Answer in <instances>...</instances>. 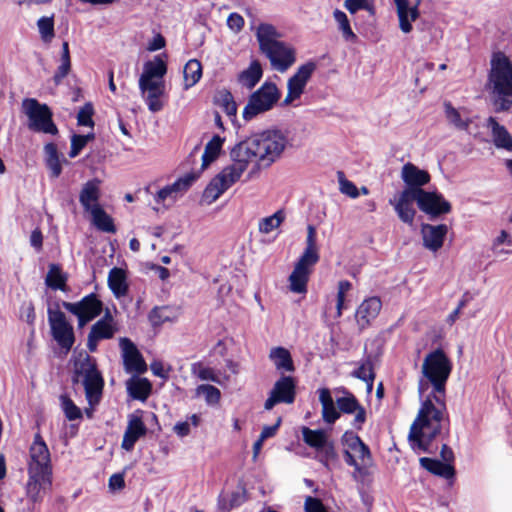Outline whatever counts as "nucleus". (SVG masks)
Here are the masks:
<instances>
[{
    "instance_id": "nucleus-1",
    "label": "nucleus",
    "mask_w": 512,
    "mask_h": 512,
    "mask_svg": "<svg viewBox=\"0 0 512 512\" xmlns=\"http://www.w3.org/2000/svg\"><path fill=\"white\" fill-rule=\"evenodd\" d=\"M287 143V137L280 130L256 133L237 143L230 151L232 163L210 181L203 192V200L207 204L215 202L240 179L249 165L269 167L280 158Z\"/></svg>"
},
{
    "instance_id": "nucleus-2",
    "label": "nucleus",
    "mask_w": 512,
    "mask_h": 512,
    "mask_svg": "<svg viewBox=\"0 0 512 512\" xmlns=\"http://www.w3.org/2000/svg\"><path fill=\"white\" fill-rule=\"evenodd\" d=\"M27 472V497L34 503L39 502L52 485L51 454L39 433L34 435L29 448Z\"/></svg>"
},
{
    "instance_id": "nucleus-3",
    "label": "nucleus",
    "mask_w": 512,
    "mask_h": 512,
    "mask_svg": "<svg viewBox=\"0 0 512 512\" xmlns=\"http://www.w3.org/2000/svg\"><path fill=\"white\" fill-rule=\"evenodd\" d=\"M443 412L431 399H426L410 427L408 439L415 451L431 453V443L441 431Z\"/></svg>"
},
{
    "instance_id": "nucleus-4",
    "label": "nucleus",
    "mask_w": 512,
    "mask_h": 512,
    "mask_svg": "<svg viewBox=\"0 0 512 512\" xmlns=\"http://www.w3.org/2000/svg\"><path fill=\"white\" fill-rule=\"evenodd\" d=\"M281 36L272 24L261 23L256 29L260 51L269 59L274 70L283 73L295 63L296 54L293 47L279 40Z\"/></svg>"
},
{
    "instance_id": "nucleus-5",
    "label": "nucleus",
    "mask_w": 512,
    "mask_h": 512,
    "mask_svg": "<svg viewBox=\"0 0 512 512\" xmlns=\"http://www.w3.org/2000/svg\"><path fill=\"white\" fill-rule=\"evenodd\" d=\"M488 84L497 110H512V62L503 52L492 56Z\"/></svg>"
},
{
    "instance_id": "nucleus-6",
    "label": "nucleus",
    "mask_w": 512,
    "mask_h": 512,
    "mask_svg": "<svg viewBox=\"0 0 512 512\" xmlns=\"http://www.w3.org/2000/svg\"><path fill=\"white\" fill-rule=\"evenodd\" d=\"M343 396L334 401L328 388L319 389V401L322 406V418L328 424H333L340 417V413L354 414L352 425L360 430L366 421V410L356 397L343 389Z\"/></svg>"
},
{
    "instance_id": "nucleus-7",
    "label": "nucleus",
    "mask_w": 512,
    "mask_h": 512,
    "mask_svg": "<svg viewBox=\"0 0 512 512\" xmlns=\"http://www.w3.org/2000/svg\"><path fill=\"white\" fill-rule=\"evenodd\" d=\"M73 383L81 382L85 388V396L91 407L98 404L104 381L101 373L97 369L96 360L87 352H80L74 361ZM88 417L92 416V408L86 409Z\"/></svg>"
},
{
    "instance_id": "nucleus-8",
    "label": "nucleus",
    "mask_w": 512,
    "mask_h": 512,
    "mask_svg": "<svg viewBox=\"0 0 512 512\" xmlns=\"http://www.w3.org/2000/svg\"><path fill=\"white\" fill-rule=\"evenodd\" d=\"M451 371L452 363L442 349L428 353L423 360L422 374L431 383L435 392L444 393Z\"/></svg>"
},
{
    "instance_id": "nucleus-9",
    "label": "nucleus",
    "mask_w": 512,
    "mask_h": 512,
    "mask_svg": "<svg viewBox=\"0 0 512 512\" xmlns=\"http://www.w3.org/2000/svg\"><path fill=\"white\" fill-rule=\"evenodd\" d=\"M22 112L28 118L27 127L34 132L50 135L58 134L53 121V113L47 104L35 98H25L21 104Z\"/></svg>"
},
{
    "instance_id": "nucleus-10",
    "label": "nucleus",
    "mask_w": 512,
    "mask_h": 512,
    "mask_svg": "<svg viewBox=\"0 0 512 512\" xmlns=\"http://www.w3.org/2000/svg\"><path fill=\"white\" fill-rule=\"evenodd\" d=\"M280 98L277 86L271 82H265L258 90L251 94L243 110V117L251 120L258 114L269 111Z\"/></svg>"
},
{
    "instance_id": "nucleus-11",
    "label": "nucleus",
    "mask_w": 512,
    "mask_h": 512,
    "mask_svg": "<svg viewBox=\"0 0 512 512\" xmlns=\"http://www.w3.org/2000/svg\"><path fill=\"white\" fill-rule=\"evenodd\" d=\"M194 180L195 176L189 174L178 179L174 183L161 188L153 195L155 202V205L152 207L153 210L159 212L170 208L177 198L189 188Z\"/></svg>"
},
{
    "instance_id": "nucleus-12",
    "label": "nucleus",
    "mask_w": 512,
    "mask_h": 512,
    "mask_svg": "<svg viewBox=\"0 0 512 512\" xmlns=\"http://www.w3.org/2000/svg\"><path fill=\"white\" fill-rule=\"evenodd\" d=\"M48 321L55 341L66 351H69L74 342L72 325L67 321L65 314L59 309H48Z\"/></svg>"
},
{
    "instance_id": "nucleus-13",
    "label": "nucleus",
    "mask_w": 512,
    "mask_h": 512,
    "mask_svg": "<svg viewBox=\"0 0 512 512\" xmlns=\"http://www.w3.org/2000/svg\"><path fill=\"white\" fill-rule=\"evenodd\" d=\"M64 309L74 314L78 318V326L81 328L88 322L99 316L102 312V302L95 294H89L76 303H62Z\"/></svg>"
},
{
    "instance_id": "nucleus-14",
    "label": "nucleus",
    "mask_w": 512,
    "mask_h": 512,
    "mask_svg": "<svg viewBox=\"0 0 512 512\" xmlns=\"http://www.w3.org/2000/svg\"><path fill=\"white\" fill-rule=\"evenodd\" d=\"M342 443L345 447L344 456L348 465L360 470V467L370 460L371 455L368 446L353 432H345L342 436Z\"/></svg>"
},
{
    "instance_id": "nucleus-15",
    "label": "nucleus",
    "mask_w": 512,
    "mask_h": 512,
    "mask_svg": "<svg viewBox=\"0 0 512 512\" xmlns=\"http://www.w3.org/2000/svg\"><path fill=\"white\" fill-rule=\"evenodd\" d=\"M315 70L316 64L314 62H307L298 67L297 71L288 79L287 94L283 100L284 105H290L300 99Z\"/></svg>"
},
{
    "instance_id": "nucleus-16",
    "label": "nucleus",
    "mask_w": 512,
    "mask_h": 512,
    "mask_svg": "<svg viewBox=\"0 0 512 512\" xmlns=\"http://www.w3.org/2000/svg\"><path fill=\"white\" fill-rule=\"evenodd\" d=\"M296 397V382L291 376H281L273 385L264 403L266 410H271L276 404H292Z\"/></svg>"
},
{
    "instance_id": "nucleus-17",
    "label": "nucleus",
    "mask_w": 512,
    "mask_h": 512,
    "mask_svg": "<svg viewBox=\"0 0 512 512\" xmlns=\"http://www.w3.org/2000/svg\"><path fill=\"white\" fill-rule=\"evenodd\" d=\"M117 330L113 316L107 310L105 315L91 326L87 337L88 350L95 352L99 341L112 339Z\"/></svg>"
},
{
    "instance_id": "nucleus-18",
    "label": "nucleus",
    "mask_w": 512,
    "mask_h": 512,
    "mask_svg": "<svg viewBox=\"0 0 512 512\" xmlns=\"http://www.w3.org/2000/svg\"><path fill=\"white\" fill-rule=\"evenodd\" d=\"M139 89L151 112L162 110L164 105L160 98L165 94L164 79L139 78Z\"/></svg>"
},
{
    "instance_id": "nucleus-19",
    "label": "nucleus",
    "mask_w": 512,
    "mask_h": 512,
    "mask_svg": "<svg viewBox=\"0 0 512 512\" xmlns=\"http://www.w3.org/2000/svg\"><path fill=\"white\" fill-rule=\"evenodd\" d=\"M414 202L418 203V189L413 188H405L397 198L389 200L400 220L410 225L416 214Z\"/></svg>"
},
{
    "instance_id": "nucleus-20",
    "label": "nucleus",
    "mask_w": 512,
    "mask_h": 512,
    "mask_svg": "<svg viewBox=\"0 0 512 512\" xmlns=\"http://www.w3.org/2000/svg\"><path fill=\"white\" fill-rule=\"evenodd\" d=\"M316 262L299 258L288 277L289 290L297 294L307 292V284Z\"/></svg>"
},
{
    "instance_id": "nucleus-21",
    "label": "nucleus",
    "mask_w": 512,
    "mask_h": 512,
    "mask_svg": "<svg viewBox=\"0 0 512 512\" xmlns=\"http://www.w3.org/2000/svg\"><path fill=\"white\" fill-rule=\"evenodd\" d=\"M418 207L431 216L446 214L451 211V205L442 195L418 189Z\"/></svg>"
},
{
    "instance_id": "nucleus-22",
    "label": "nucleus",
    "mask_w": 512,
    "mask_h": 512,
    "mask_svg": "<svg viewBox=\"0 0 512 512\" xmlns=\"http://www.w3.org/2000/svg\"><path fill=\"white\" fill-rule=\"evenodd\" d=\"M119 345L125 370L127 372L144 373L147 366L135 344L128 338H120Z\"/></svg>"
},
{
    "instance_id": "nucleus-23",
    "label": "nucleus",
    "mask_w": 512,
    "mask_h": 512,
    "mask_svg": "<svg viewBox=\"0 0 512 512\" xmlns=\"http://www.w3.org/2000/svg\"><path fill=\"white\" fill-rule=\"evenodd\" d=\"M101 180L94 178L85 182L79 193V202L85 212H90L95 208L101 207L99 200L101 197Z\"/></svg>"
},
{
    "instance_id": "nucleus-24",
    "label": "nucleus",
    "mask_w": 512,
    "mask_h": 512,
    "mask_svg": "<svg viewBox=\"0 0 512 512\" xmlns=\"http://www.w3.org/2000/svg\"><path fill=\"white\" fill-rule=\"evenodd\" d=\"M382 308V302L380 298L374 296L365 299L356 310V322L359 328L365 329L368 327L372 320H374Z\"/></svg>"
},
{
    "instance_id": "nucleus-25",
    "label": "nucleus",
    "mask_w": 512,
    "mask_h": 512,
    "mask_svg": "<svg viewBox=\"0 0 512 512\" xmlns=\"http://www.w3.org/2000/svg\"><path fill=\"white\" fill-rule=\"evenodd\" d=\"M447 232L448 227L445 224H423L421 227V234L424 247L433 252L438 251L443 246Z\"/></svg>"
},
{
    "instance_id": "nucleus-26",
    "label": "nucleus",
    "mask_w": 512,
    "mask_h": 512,
    "mask_svg": "<svg viewBox=\"0 0 512 512\" xmlns=\"http://www.w3.org/2000/svg\"><path fill=\"white\" fill-rule=\"evenodd\" d=\"M393 2L396 6L400 30L405 34L410 33L413 29L412 22L420 16L418 3L410 6L409 0H393Z\"/></svg>"
},
{
    "instance_id": "nucleus-27",
    "label": "nucleus",
    "mask_w": 512,
    "mask_h": 512,
    "mask_svg": "<svg viewBox=\"0 0 512 512\" xmlns=\"http://www.w3.org/2000/svg\"><path fill=\"white\" fill-rule=\"evenodd\" d=\"M444 114L448 124L454 129L470 133L473 120L467 110L457 109L450 102H445Z\"/></svg>"
},
{
    "instance_id": "nucleus-28",
    "label": "nucleus",
    "mask_w": 512,
    "mask_h": 512,
    "mask_svg": "<svg viewBox=\"0 0 512 512\" xmlns=\"http://www.w3.org/2000/svg\"><path fill=\"white\" fill-rule=\"evenodd\" d=\"M401 178L407 185L406 188L422 189L430 181V175L427 171L419 169L412 163H406L402 167Z\"/></svg>"
},
{
    "instance_id": "nucleus-29",
    "label": "nucleus",
    "mask_w": 512,
    "mask_h": 512,
    "mask_svg": "<svg viewBox=\"0 0 512 512\" xmlns=\"http://www.w3.org/2000/svg\"><path fill=\"white\" fill-rule=\"evenodd\" d=\"M146 431L147 429L142 419L139 416L132 415L123 436L122 448L126 451H131L137 440L144 436Z\"/></svg>"
},
{
    "instance_id": "nucleus-30",
    "label": "nucleus",
    "mask_w": 512,
    "mask_h": 512,
    "mask_svg": "<svg viewBox=\"0 0 512 512\" xmlns=\"http://www.w3.org/2000/svg\"><path fill=\"white\" fill-rule=\"evenodd\" d=\"M269 359L275 368L281 372H293L295 370L292 356L288 349L278 346L270 349Z\"/></svg>"
},
{
    "instance_id": "nucleus-31",
    "label": "nucleus",
    "mask_w": 512,
    "mask_h": 512,
    "mask_svg": "<svg viewBox=\"0 0 512 512\" xmlns=\"http://www.w3.org/2000/svg\"><path fill=\"white\" fill-rule=\"evenodd\" d=\"M487 127L491 129L496 147L512 150V136L504 126L500 125L495 118L489 117Z\"/></svg>"
},
{
    "instance_id": "nucleus-32",
    "label": "nucleus",
    "mask_w": 512,
    "mask_h": 512,
    "mask_svg": "<svg viewBox=\"0 0 512 512\" xmlns=\"http://www.w3.org/2000/svg\"><path fill=\"white\" fill-rule=\"evenodd\" d=\"M420 464L423 468L437 476L445 479H451L454 477L455 470L451 464L427 457L421 458Z\"/></svg>"
},
{
    "instance_id": "nucleus-33",
    "label": "nucleus",
    "mask_w": 512,
    "mask_h": 512,
    "mask_svg": "<svg viewBox=\"0 0 512 512\" xmlns=\"http://www.w3.org/2000/svg\"><path fill=\"white\" fill-rule=\"evenodd\" d=\"M263 71L258 60H253L249 67L238 76V82L247 89H252L260 81Z\"/></svg>"
},
{
    "instance_id": "nucleus-34",
    "label": "nucleus",
    "mask_w": 512,
    "mask_h": 512,
    "mask_svg": "<svg viewBox=\"0 0 512 512\" xmlns=\"http://www.w3.org/2000/svg\"><path fill=\"white\" fill-rule=\"evenodd\" d=\"M108 285L117 298L125 296L128 291L126 275L121 268L114 267L108 275Z\"/></svg>"
},
{
    "instance_id": "nucleus-35",
    "label": "nucleus",
    "mask_w": 512,
    "mask_h": 512,
    "mask_svg": "<svg viewBox=\"0 0 512 512\" xmlns=\"http://www.w3.org/2000/svg\"><path fill=\"white\" fill-rule=\"evenodd\" d=\"M129 395L133 399L146 400L151 392V383L146 378L133 377L126 383Z\"/></svg>"
},
{
    "instance_id": "nucleus-36",
    "label": "nucleus",
    "mask_w": 512,
    "mask_h": 512,
    "mask_svg": "<svg viewBox=\"0 0 512 512\" xmlns=\"http://www.w3.org/2000/svg\"><path fill=\"white\" fill-rule=\"evenodd\" d=\"M92 217L93 225L100 231L107 233H115L116 227L114 225L113 219L109 216L105 210L101 207L95 208L92 211L88 212Z\"/></svg>"
},
{
    "instance_id": "nucleus-37",
    "label": "nucleus",
    "mask_w": 512,
    "mask_h": 512,
    "mask_svg": "<svg viewBox=\"0 0 512 512\" xmlns=\"http://www.w3.org/2000/svg\"><path fill=\"white\" fill-rule=\"evenodd\" d=\"M202 76V65L197 59L189 60L183 69L184 89L193 87Z\"/></svg>"
},
{
    "instance_id": "nucleus-38",
    "label": "nucleus",
    "mask_w": 512,
    "mask_h": 512,
    "mask_svg": "<svg viewBox=\"0 0 512 512\" xmlns=\"http://www.w3.org/2000/svg\"><path fill=\"white\" fill-rule=\"evenodd\" d=\"M224 138L215 135L205 146L202 155V169L207 168L220 155Z\"/></svg>"
},
{
    "instance_id": "nucleus-39",
    "label": "nucleus",
    "mask_w": 512,
    "mask_h": 512,
    "mask_svg": "<svg viewBox=\"0 0 512 512\" xmlns=\"http://www.w3.org/2000/svg\"><path fill=\"white\" fill-rule=\"evenodd\" d=\"M166 72V63L157 56L153 60L147 61L144 64L140 78L163 79Z\"/></svg>"
},
{
    "instance_id": "nucleus-40",
    "label": "nucleus",
    "mask_w": 512,
    "mask_h": 512,
    "mask_svg": "<svg viewBox=\"0 0 512 512\" xmlns=\"http://www.w3.org/2000/svg\"><path fill=\"white\" fill-rule=\"evenodd\" d=\"M303 441L317 451L330 440L324 430H312L308 427L302 428Z\"/></svg>"
},
{
    "instance_id": "nucleus-41",
    "label": "nucleus",
    "mask_w": 512,
    "mask_h": 512,
    "mask_svg": "<svg viewBox=\"0 0 512 512\" xmlns=\"http://www.w3.org/2000/svg\"><path fill=\"white\" fill-rule=\"evenodd\" d=\"M333 16H334L336 23L338 24V29L342 33L343 39L346 42L355 43L358 40V37L353 32L347 15L343 11L336 9L333 12Z\"/></svg>"
},
{
    "instance_id": "nucleus-42",
    "label": "nucleus",
    "mask_w": 512,
    "mask_h": 512,
    "mask_svg": "<svg viewBox=\"0 0 512 512\" xmlns=\"http://www.w3.org/2000/svg\"><path fill=\"white\" fill-rule=\"evenodd\" d=\"M300 258L307 259L316 263L319 261L320 257L316 245V230L312 225H309L307 228L306 247Z\"/></svg>"
},
{
    "instance_id": "nucleus-43",
    "label": "nucleus",
    "mask_w": 512,
    "mask_h": 512,
    "mask_svg": "<svg viewBox=\"0 0 512 512\" xmlns=\"http://www.w3.org/2000/svg\"><path fill=\"white\" fill-rule=\"evenodd\" d=\"M315 458L321 462L326 468L330 469L338 460V454L335 450L334 443L330 440L324 446L316 451Z\"/></svg>"
},
{
    "instance_id": "nucleus-44",
    "label": "nucleus",
    "mask_w": 512,
    "mask_h": 512,
    "mask_svg": "<svg viewBox=\"0 0 512 512\" xmlns=\"http://www.w3.org/2000/svg\"><path fill=\"white\" fill-rule=\"evenodd\" d=\"M45 283L54 290H64L66 277L62 273L60 267L56 264H50L46 275Z\"/></svg>"
},
{
    "instance_id": "nucleus-45",
    "label": "nucleus",
    "mask_w": 512,
    "mask_h": 512,
    "mask_svg": "<svg viewBox=\"0 0 512 512\" xmlns=\"http://www.w3.org/2000/svg\"><path fill=\"white\" fill-rule=\"evenodd\" d=\"M503 245L512 247V234L506 230H501L492 242L491 250L496 257H502L510 253L509 250L502 247Z\"/></svg>"
},
{
    "instance_id": "nucleus-46",
    "label": "nucleus",
    "mask_w": 512,
    "mask_h": 512,
    "mask_svg": "<svg viewBox=\"0 0 512 512\" xmlns=\"http://www.w3.org/2000/svg\"><path fill=\"white\" fill-rule=\"evenodd\" d=\"M285 219L283 210L276 211L273 215L262 218L258 223L259 232L268 234L278 228Z\"/></svg>"
},
{
    "instance_id": "nucleus-47",
    "label": "nucleus",
    "mask_w": 512,
    "mask_h": 512,
    "mask_svg": "<svg viewBox=\"0 0 512 512\" xmlns=\"http://www.w3.org/2000/svg\"><path fill=\"white\" fill-rule=\"evenodd\" d=\"M216 102L227 114V116L231 118L236 116L237 104L234 101L233 95L229 91L222 90L218 92L216 96Z\"/></svg>"
},
{
    "instance_id": "nucleus-48",
    "label": "nucleus",
    "mask_w": 512,
    "mask_h": 512,
    "mask_svg": "<svg viewBox=\"0 0 512 512\" xmlns=\"http://www.w3.org/2000/svg\"><path fill=\"white\" fill-rule=\"evenodd\" d=\"M197 396H204L205 401L208 405H216L219 403L221 398V392L215 386L209 384H202L196 388Z\"/></svg>"
},
{
    "instance_id": "nucleus-49",
    "label": "nucleus",
    "mask_w": 512,
    "mask_h": 512,
    "mask_svg": "<svg viewBox=\"0 0 512 512\" xmlns=\"http://www.w3.org/2000/svg\"><path fill=\"white\" fill-rule=\"evenodd\" d=\"M352 375L353 377L364 381L369 390L372 389L374 373L372 363L369 360L363 362L360 367L352 373Z\"/></svg>"
},
{
    "instance_id": "nucleus-50",
    "label": "nucleus",
    "mask_w": 512,
    "mask_h": 512,
    "mask_svg": "<svg viewBox=\"0 0 512 512\" xmlns=\"http://www.w3.org/2000/svg\"><path fill=\"white\" fill-rule=\"evenodd\" d=\"M345 8L355 14L359 10H366L370 14H374V0H345Z\"/></svg>"
},
{
    "instance_id": "nucleus-51",
    "label": "nucleus",
    "mask_w": 512,
    "mask_h": 512,
    "mask_svg": "<svg viewBox=\"0 0 512 512\" xmlns=\"http://www.w3.org/2000/svg\"><path fill=\"white\" fill-rule=\"evenodd\" d=\"M61 406L68 420H76L81 418V410L73 403V401L66 395L60 397Z\"/></svg>"
},
{
    "instance_id": "nucleus-52",
    "label": "nucleus",
    "mask_w": 512,
    "mask_h": 512,
    "mask_svg": "<svg viewBox=\"0 0 512 512\" xmlns=\"http://www.w3.org/2000/svg\"><path fill=\"white\" fill-rule=\"evenodd\" d=\"M149 320L153 326H160L167 321H171L172 317L169 315V308L166 306L155 307L149 313Z\"/></svg>"
},
{
    "instance_id": "nucleus-53",
    "label": "nucleus",
    "mask_w": 512,
    "mask_h": 512,
    "mask_svg": "<svg viewBox=\"0 0 512 512\" xmlns=\"http://www.w3.org/2000/svg\"><path fill=\"white\" fill-rule=\"evenodd\" d=\"M37 25L44 41H50L54 37V22L52 18L42 17L38 20Z\"/></svg>"
},
{
    "instance_id": "nucleus-54",
    "label": "nucleus",
    "mask_w": 512,
    "mask_h": 512,
    "mask_svg": "<svg viewBox=\"0 0 512 512\" xmlns=\"http://www.w3.org/2000/svg\"><path fill=\"white\" fill-rule=\"evenodd\" d=\"M94 110L91 103H86L77 114V123L80 126H94V121L92 119Z\"/></svg>"
},
{
    "instance_id": "nucleus-55",
    "label": "nucleus",
    "mask_w": 512,
    "mask_h": 512,
    "mask_svg": "<svg viewBox=\"0 0 512 512\" xmlns=\"http://www.w3.org/2000/svg\"><path fill=\"white\" fill-rule=\"evenodd\" d=\"M304 510L305 512H327L322 501L311 496L305 498Z\"/></svg>"
},
{
    "instance_id": "nucleus-56",
    "label": "nucleus",
    "mask_w": 512,
    "mask_h": 512,
    "mask_svg": "<svg viewBox=\"0 0 512 512\" xmlns=\"http://www.w3.org/2000/svg\"><path fill=\"white\" fill-rule=\"evenodd\" d=\"M87 144L85 143V140L83 137H81V135H78V134H74L72 137H71V149H70V152H69V156L71 158H75L77 155H79V153L81 152V150L86 146Z\"/></svg>"
},
{
    "instance_id": "nucleus-57",
    "label": "nucleus",
    "mask_w": 512,
    "mask_h": 512,
    "mask_svg": "<svg viewBox=\"0 0 512 512\" xmlns=\"http://www.w3.org/2000/svg\"><path fill=\"white\" fill-rule=\"evenodd\" d=\"M339 184H340V191L343 194H345L351 198L358 197L359 191H358L357 187L354 185V183H352L351 181H349L345 178H340Z\"/></svg>"
},
{
    "instance_id": "nucleus-58",
    "label": "nucleus",
    "mask_w": 512,
    "mask_h": 512,
    "mask_svg": "<svg viewBox=\"0 0 512 512\" xmlns=\"http://www.w3.org/2000/svg\"><path fill=\"white\" fill-rule=\"evenodd\" d=\"M71 69V61L70 60H61V64L59 65L53 80L55 84H60L63 78H65Z\"/></svg>"
},
{
    "instance_id": "nucleus-59",
    "label": "nucleus",
    "mask_w": 512,
    "mask_h": 512,
    "mask_svg": "<svg viewBox=\"0 0 512 512\" xmlns=\"http://www.w3.org/2000/svg\"><path fill=\"white\" fill-rule=\"evenodd\" d=\"M227 25L228 27L234 31L235 33H238L241 31V29L244 26V19L243 17L238 13H231L228 16L227 19Z\"/></svg>"
},
{
    "instance_id": "nucleus-60",
    "label": "nucleus",
    "mask_w": 512,
    "mask_h": 512,
    "mask_svg": "<svg viewBox=\"0 0 512 512\" xmlns=\"http://www.w3.org/2000/svg\"><path fill=\"white\" fill-rule=\"evenodd\" d=\"M196 375L201 380L206 381H212V382H219L218 376L216 375L215 371L212 368L209 367H199V369L196 371Z\"/></svg>"
},
{
    "instance_id": "nucleus-61",
    "label": "nucleus",
    "mask_w": 512,
    "mask_h": 512,
    "mask_svg": "<svg viewBox=\"0 0 512 512\" xmlns=\"http://www.w3.org/2000/svg\"><path fill=\"white\" fill-rule=\"evenodd\" d=\"M46 165L48 169L50 170L51 176L53 178H57L60 176L62 172V166L59 157L58 158H52V159H46Z\"/></svg>"
},
{
    "instance_id": "nucleus-62",
    "label": "nucleus",
    "mask_w": 512,
    "mask_h": 512,
    "mask_svg": "<svg viewBox=\"0 0 512 512\" xmlns=\"http://www.w3.org/2000/svg\"><path fill=\"white\" fill-rule=\"evenodd\" d=\"M352 284L347 280L338 282L337 300H344L346 294L351 290Z\"/></svg>"
},
{
    "instance_id": "nucleus-63",
    "label": "nucleus",
    "mask_w": 512,
    "mask_h": 512,
    "mask_svg": "<svg viewBox=\"0 0 512 512\" xmlns=\"http://www.w3.org/2000/svg\"><path fill=\"white\" fill-rule=\"evenodd\" d=\"M150 369L154 375L163 379L168 378V371L165 370L164 365L161 362L154 361L153 363H151Z\"/></svg>"
},
{
    "instance_id": "nucleus-64",
    "label": "nucleus",
    "mask_w": 512,
    "mask_h": 512,
    "mask_svg": "<svg viewBox=\"0 0 512 512\" xmlns=\"http://www.w3.org/2000/svg\"><path fill=\"white\" fill-rule=\"evenodd\" d=\"M124 485V478L121 474H113L109 479V487L112 490L122 489Z\"/></svg>"
}]
</instances>
